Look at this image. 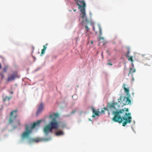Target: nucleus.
<instances>
[{"label":"nucleus","instance_id":"1","mask_svg":"<svg viewBox=\"0 0 152 152\" xmlns=\"http://www.w3.org/2000/svg\"><path fill=\"white\" fill-rule=\"evenodd\" d=\"M117 106V103H113L104 109L108 111L109 115L110 113H112L114 116L112 120L114 122L121 123L123 122L122 126H125L127 124H130L132 121L131 113L129 112L128 108L118 110L116 107Z\"/></svg>","mask_w":152,"mask_h":152},{"label":"nucleus","instance_id":"2","mask_svg":"<svg viewBox=\"0 0 152 152\" xmlns=\"http://www.w3.org/2000/svg\"><path fill=\"white\" fill-rule=\"evenodd\" d=\"M77 3V4L78 6V9L81 12L80 15L81 18L82 19V23L85 22L86 24L88 23L91 24L92 23L89 19L87 18L85 13V8L86 4L84 0H75Z\"/></svg>","mask_w":152,"mask_h":152},{"label":"nucleus","instance_id":"3","mask_svg":"<svg viewBox=\"0 0 152 152\" xmlns=\"http://www.w3.org/2000/svg\"><path fill=\"white\" fill-rule=\"evenodd\" d=\"M42 120H40L37 121V122H35L31 124V129H29L28 126H26V131L24 132L22 135V138L23 139L28 138L30 134L32 132V129L34 128L37 126H39V124L41 122Z\"/></svg>","mask_w":152,"mask_h":152},{"label":"nucleus","instance_id":"4","mask_svg":"<svg viewBox=\"0 0 152 152\" xmlns=\"http://www.w3.org/2000/svg\"><path fill=\"white\" fill-rule=\"evenodd\" d=\"M59 115L57 113L51 115H50V118L52 119L48 124L53 129H57L59 126L58 122L56 120V118L58 117Z\"/></svg>","mask_w":152,"mask_h":152},{"label":"nucleus","instance_id":"5","mask_svg":"<svg viewBox=\"0 0 152 152\" xmlns=\"http://www.w3.org/2000/svg\"><path fill=\"white\" fill-rule=\"evenodd\" d=\"M118 102L123 106L128 104H130L131 101L129 97L124 96H121L120 98L118 99Z\"/></svg>","mask_w":152,"mask_h":152},{"label":"nucleus","instance_id":"6","mask_svg":"<svg viewBox=\"0 0 152 152\" xmlns=\"http://www.w3.org/2000/svg\"><path fill=\"white\" fill-rule=\"evenodd\" d=\"M18 112L17 110H13L10 113V117L9 119V122L10 123H12L13 121L16 119L18 117L17 113Z\"/></svg>","mask_w":152,"mask_h":152},{"label":"nucleus","instance_id":"7","mask_svg":"<svg viewBox=\"0 0 152 152\" xmlns=\"http://www.w3.org/2000/svg\"><path fill=\"white\" fill-rule=\"evenodd\" d=\"M53 129L48 125H47L44 128V132L46 135H47L49 133H51Z\"/></svg>","mask_w":152,"mask_h":152},{"label":"nucleus","instance_id":"8","mask_svg":"<svg viewBox=\"0 0 152 152\" xmlns=\"http://www.w3.org/2000/svg\"><path fill=\"white\" fill-rule=\"evenodd\" d=\"M93 30L95 32L96 34H97L98 33V31H99V32L100 35L102 34V33L101 28L99 25L95 26L93 25Z\"/></svg>","mask_w":152,"mask_h":152},{"label":"nucleus","instance_id":"9","mask_svg":"<svg viewBox=\"0 0 152 152\" xmlns=\"http://www.w3.org/2000/svg\"><path fill=\"white\" fill-rule=\"evenodd\" d=\"M44 107V105L43 103H41L38 107V110L36 113V115H38L42 111Z\"/></svg>","mask_w":152,"mask_h":152},{"label":"nucleus","instance_id":"10","mask_svg":"<svg viewBox=\"0 0 152 152\" xmlns=\"http://www.w3.org/2000/svg\"><path fill=\"white\" fill-rule=\"evenodd\" d=\"M17 77L16 74H14L10 75L7 80V82L13 80Z\"/></svg>","mask_w":152,"mask_h":152},{"label":"nucleus","instance_id":"11","mask_svg":"<svg viewBox=\"0 0 152 152\" xmlns=\"http://www.w3.org/2000/svg\"><path fill=\"white\" fill-rule=\"evenodd\" d=\"M126 85L125 83H124L123 85V88H124V92L126 93L127 95H129V88H126Z\"/></svg>","mask_w":152,"mask_h":152},{"label":"nucleus","instance_id":"12","mask_svg":"<svg viewBox=\"0 0 152 152\" xmlns=\"http://www.w3.org/2000/svg\"><path fill=\"white\" fill-rule=\"evenodd\" d=\"M92 110L93 114V115L92 116V117H94L95 116L99 115V112L96 111L94 108H92Z\"/></svg>","mask_w":152,"mask_h":152},{"label":"nucleus","instance_id":"13","mask_svg":"<svg viewBox=\"0 0 152 152\" xmlns=\"http://www.w3.org/2000/svg\"><path fill=\"white\" fill-rule=\"evenodd\" d=\"M143 56L147 60H150L152 58V56L149 54H145Z\"/></svg>","mask_w":152,"mask_h":152},{"label":"nucleus","instance_id":"14","mask_svg":"<svg viewBox=\"0 0 152 152\" xmlns=\"http://www.w3.org/2000/svg\"><path fill=\"white\" fill-rule=\"evenodd\" d=\"M64 134V132L61 130H59L56 133V135L57 136H60Z\"/></svg>","mask_w":152,"mask_h":152},{"label":"nucleus","instance_id":"15","mask_svg":"<svg viewBox=\"0 0 152 152\" xmlns=\"http://www.w3.org/2000/svg\"><path fill=\"white\" fill-rule=\"evenodd\" d=\"M127 56V57H126L128 58V60H129V61H131L132 62V64H133V59L132 57V56H128V55Z\"/></svg>","mask_w":152,"mask_h":152},{"label":"nucleus","instance_id":"16","mask_svg":"<svg viewBox=\"0 0 152 152\" xmlns=\"http://www.w3.org/2000/svg\"><path fill=\"white\" fill-rule=\"evenodd\" d=\"M130 71H129V72L128 74V75H129L130 73H134L135 72L136 70L135 69H133L131 68H130Z\"/></svg>","mask_w":152,"mask_h":152},{"label":"nucleus","instance_id":"17","mask_svg":"<svg viewBox=\"0 0 152 152\" xmlns=\"http://www.w3.org/2000/svg\"><path fill=\"white\" fill-rule=\"evenodd\" d=\"M8 68V66L6 65L4 66L3 70V72H6Z\"/></svg>","mask_w":152,"mask_h":152},{"label":"nucleus","instance_id":"18","mask_svg":"<svg viewBox=\"0 0 152 152\" xmlns=\"http://www.w3.org/2000/svg\"><path fill=\"white\" fill-rule=\"evenodd\" d=\"M11 98V97L6 96L4 98H3V100L4 101H5L7 100H9Z\"/></svg>","mask_w":152,"mask_h":152},{"label":"nucleus","instance_id":"19","mask_svg":"<svg viewBox=\"0 0 152 152\" xmlns=\"http://www.w3.org/2000/svg\"><path fill=\"white\" fill-rule=\"evenodd\" d=\"M45 50L44 49H42V52L41 54V56H42V55H43L45 53Z\"/></svg>","mask_w":152,"mask_h":152},{"label":"nucleus","instance_id":"20","mask_svg":"<svg viewBox=\"0 0 152 152\" xmlns=\"http://www.w3.org/2000/svg\"><path fill=\"white\" fill-rule=\"evenodd\" d=\"M0 75L1 76V80L3 79L4 78V75L2 73H0Z\"/></svg>","mask_w":152,"mask_h":152},{"label":"nucleus","instance_id":"21","mask_svg":"<svg viewBox=\"0 0 152 152\" xmlns=\"http://www.w3.org/2000/svg\"><path fill=\"white\" fill-rule=\"evenodd\" d=\"M129 53H130L129 51H128L127 52L126 54V55H125L126 57H127V55L129 56Z\"/></svg>","mask_w":152,"mask_h":152},{"label":"nucleus","instance_id":"22","mask_svg":"<svg viewBox=\"0 0 152 152\" xmlns=\"http://www.w3.org/2000/svg\"><path fill=\"white\" fill-rule=\"evenodd\" d=\"M85 28L87 29V31H88L89 29V28L87 26H86Z\"/></svg>","mask_w":152,"mask_h":152},{"label":"nucleus","instance_id":"23","mask_svg":"<svg viewBox=\"0 0 152 152\" xmlns=\"http://www.w3.org/2000/svg\"><path fill=\"white\" fill-rule=\"evenodd\" d=\"M46 48L47 47L45 45H43V49L45 50Z\"/></svg>","mask_w":152,"mask_h":152},{"label":"nucleus","instance_id":"24","mask_svg":"<svg viewBox=\"0 0 152 152\" xmlns=\"http://www.w3.org/2000/svg\"><path fill=\"white\" fill-rule=\"evenodd\" d=\"M17 122H18V126H20V121H19V120Z\"/></svg>","mask_w":152,"mask_h":152},{"label":"nucleus","instance_id":"25","mask_svg":"<svg viewBox=\"0 0 152 152\" xmlns=\"http://www.w3.org/2000/svg\"><path fill=\"white\" fill-rule=\"evenodd\" d=\"M34 141L35 142H39V141H40V140H38V139H35Z\"/></svg>","mask_w":152,"mask_h":152},{"label":"nucleus","instance_id":"26","mask_svg":"<svg viewBox=\"0 0 152 152\" xmlns=\"http://www.w3.org/2000/svg\"><path fill=\"white\" fill-rule=\"evenodd\" d=\"M104 110H102L101 111V113H104Z\"/></svg>","mask_w":152,"mask_h":152},{"label":"nucleus","instance_id":"27","mask_svg":"<svg viewBox=\"0 0 152 152\" xmlns=\"http://www.w3.org/2000/svg\"><path fill=\"white\" fill-rule=\"evenodd\" d=\"M75 112H76V111H72V112H71V114H73V113H75Z\"/></svg>","mask_w":152,"mask_h":152},{"label":"nucleus","instance_id":"28","mask_svg":"<svg viewBox=\"0 0 152 152\" xmlns=\"http://www.w3.org/2000/svg\"><path fill=\"white\" fill-rule=\"evenodd\" d=\"M108 65H112V64L111 63H108L107 64Z\"/></svg>","mask_w":152,"mask_h":152},{"label":"nucleus","instance_id":"29","mask_svg":"<svg viewBox=\"0 0 152 152\" xmlns=\"http://www.w3.org/2000/svg\"><path fill=\"white\" fill-rule=\"evenodd\" d=\"M91 44H92L93 43V41H91Z\"/></svg>","mask_w":152,"mask_h":152},{"label":"nucleus","instance_id":"30","mask_svg":"<svg viewBox=\"0 0 152 152\" xmlns=\"http://www.w3.org/2000/svg\"><path fill=\"white\" fill-rule=\"evenodd\" d=\"M10 93L11 94H12L13 93V91H12V92H11Z\"/></svg>","mask_w":152,"mask_h":152},{"label":"nucleus","instance_id":"31","mask_svg":"<svg viewBox=\"0 0 152 152\" xmlns=\"http://www.w3.org/2000/svg\"><path fill=\"white\" fill-rule=\"evenodd\" d=\"M73 10L74 11H75V12L76 11V9H73Z\"/></svg>","mask_w":152,"mask_h":152},{"label":"nucleus","instance_id":"32","mask_svg":"<svg viewBox=\"0 0 152 152\" xmlns=\"http://www.w3.org/2000/svg\"><path fill=\"white\" fill-rule=\"evenodd\" d=\"M69 11H72V10H69Z\"/></svg>","mask_w":152,"mask_h":152}]
</instances>
